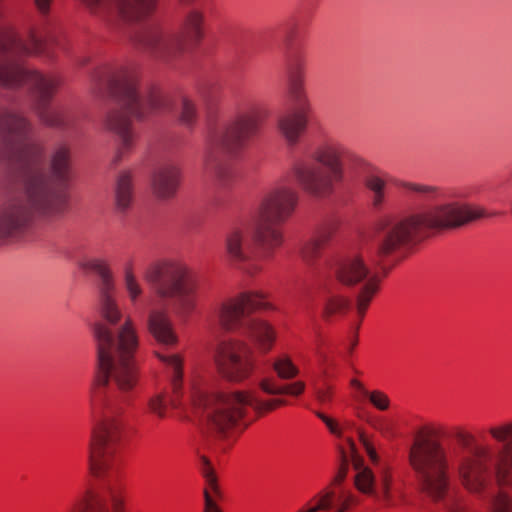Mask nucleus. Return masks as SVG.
Masks as SVG:
<instances>
[{
    "label": "nucleus",
    "instance_id": "obj_8",
    "mask_svg": "<svg viewBox=\"0 0 512 512\" xmlns=\"http://www.w3.org/2000/svg\"><path fill=\"white\" fill-rule=\"evenodd\" d=\"M218 373L233 383H242L257 370L254 350L243 340L229 339L221 342L214 357Z\"/></svg>",
    "mask_w": 512,
    "mask_h": 512
},
{
    "label": "nucleus",
    "instance_id": "obj_26",
    "mask_svg": "<svg viewBox=\"0 0 512 512\" xmlns=\"http://www.w3.org/2000/svg\"><path fill=\"white\" fill-rule=\"evenodd\" d=\"M274 224H277V222L255 219L252 238L255 243L267 250H275L283 244V234Z\"/></svg>",
    "mask_w": 512,
    "mask_h": 512
},
{
    "label": "nucleus",
    "instance_id": "obj_46",
    "mask_svg": "<svg viewBox=\"0 0 512 512\" xmlns=\"http://www.w3.org/2000/svg\"><path fill=\"white\" fill-rule=\"evenodd\" d=\"M259 388L268 395H283V384L270 377L263 378L259 382Z\"/></svg>",
    "mask_w": 512,
    "mask_h": 512
},
{
    "label": "nucleus",
    "instance_id": "obj_20",
    "mask_svg": "<svg viewBox=\"0 0 512 512\" xmlns=\"http://www.w3.org/2000/svg\"><path fill=\"white\" fill-rule=\"evenodd\" d=\"M370 268L360 254L342 260L335 269L336 281L345 287H354L368 279Z\"/></svg>",
    "mask_w": 512,
    "mask_h": 512
},
{
    "label": "nucleus",
    "instance_id": "obj_6",
    "mask_svg": "<svg viewBox=\"0 0 512 512\" xmlns=\"http://www.w3.org/2000/svg\"><path fill=\"white\" fill-rule=\"evenodd\" d=\"M122 430L123 423L118 415L105 414L95 421L88 447V467L94 477H106L118 470Z\"/></svg>",
    "mask_w": 512,
    "mask_h": 512
},
{
    "label": "nucleus",
    "instance_id": "obj_30",
    "mask_svg": "<svg viewBox=\"0 0 512 512\" xmlns=\"http://www.w3.org/2000/svg\"><path fill=\"white\" fill-rule=\"evenodd\" d=\"M72 512H108L105 495L97 488L87 489Z\"/></svg>",
    "mask_w": 512,
    "mask_h": 512
},
{
    "label": "nucleus",
    "instance_id": "obj_44",
    "mask_svg": "<svg viewBox=\"0 0 512 512\" xmlns=\"http://www.w3.org/2000/svg\"><path fill=\"white\" fill-rule=\"evenodd\" d=\"M68 150L64 147L56 151L52 159L53 172L59 176L64 175L68 169Z\"/></svg>",
    "mask_w": 512,
    "mask_h": 512
},
{
    "label": "nucleus",
    "instance_id": "obj_28",
    "mask_svg": "<svg viewBox=\"0 0 512 512\" xmlns=\"http://www.w3.org/2000/svg\"><path fill=\"white\" fill-rule=\"evenodd\" d=\"M180 172L175 167H168L156 172L152 179V190L158 198L172 196L179 184Z\"/></svg>",
    "mask_w": 512,
    "mask_h": 512
},
{
    "label": "nucleus",
    "instance_id": "obj_3",
    "mask_svg": "<svg viewBox=\"0 0 512 512\" xmlns=\"http://www.w3.org/2000/svg\"><path fill=\"white\" fill-rule=\"evenodd\" d=\"M439 422H428L414 434L408 463L415 473L419 490L433 501L445 498L450 486V461L446 447L438 440L446 434Z\"/></svg>",
    "mask_w": 512,
    "mask_h": 512
},
{
    "label": "nucleus",
    "instance_id": "obj_21",
    "mask_svg": "<svg viewBox=\"0 0 512 512\" xmlns=\"http://www.w3.org/2000/svg\"><path fill=\"white\" fill-rule=\"evenodd\" d=\"M247 335L262 354L271 352L278 339L276 327L271 322L261 318H255L248 322Z\"/></svg>",
    "mask_w": 512,
    "mask_h": 512
},
{
    "label": "nucleus",
    "instance_id": "obj_4",
    "mask_svg": "<svg viewBox=\"0 0 512 512\" xmlns=\"http://www.w3.org/2000/svg\"><path fill=\"white\" fill-rule=\"evenodd\" d=\"M144 279L153 286L158 297H178L180 313L190 314L196 310L200 283L197 273L188 264L173 259L153 262L147 267Z\"/></svg>",
    "mask_w": 512,
    "mask_h": 512
},
{
    "label": "nucleus",
    "instance_id": "obj_13",
    "mask_svg": "<svg viewBox=\"0 0 512 512\" xmlns=\"http://www.w3.org/2000/svg\"><path fill=\"white\" fill-rule=\"evenodd\" d=\"M156 356L171 373V386L174 396H170L165 390L153 393L146 401V413L158 420H165L169 416L170 409L178 406L177 394L182 387L183 359L178 354L164 355L156 353Z\"/></svg>",
    "mask_w": 512,
    "mask_h": 512
},
{
    "label": "nucleus",
    "instance_id": "obj_34",
    "mask_svg": "<svg viewBox=\"0 0 512 512\" xmlns=\"http://www.w3.org/2000/svg\"><path fill=\"white\" fill-rule=\"evenodd\" d=\"M81 267L87 272H94L102 279V288L114 289L111 271L106 261L102 259H87L81 262Z\"/></svg>",
    "mask_w": 512,
    "mask_h": 512
},
{
    "label": "nucleus",
    "instance_id": "obj_15",
    "mask_svg": "<svg viewBox=\"0 0 512 512\" xmlns=\"http://www.w3.org/2000/svg\"><path fill=\"white\" fill-rule=\"evenodd\" d=\"M0 84L8 87L29 84L45 98L56 90L60 82L55 77H45L35 71L8 64L0 67Z\"/></svg>",
    "mask_w": 512,
    "mask_h": 512
},
{
    "label": "nucleus",
    "instance_id": "obj_36",
    "mask_svg": "<svg viewBox=\"0 0 512 512\" xmlns=\"http://www.w3.org/2000/svg\"><path fill=\"white\" fill-rule=\"evenodd\" d=\"M132 202V179L131 175L124 172L119 175L116 184V205L119 209L124 210L130 206Z\"/></svg>",
    "mask_w": 512,
    "mask_h": 512
},
{
    "label": "nucleus",
    "instance_id": "obj_56",
    "mask_svg": "<svg viewBox=\"0 0 512 512\" xmlns=\"http://www.w3.org/2000/svg\"><path fill=\"white\" fill-rule=\"evenodd\" d=\"M53 0H35V6L37 10L42 14H47L50 10V6Z\"/></svg>",
    "mask_w": 512,
    "mask_h": 512
},
{
    "label": "nucleus",
    "instance_id": "obj_18",
    "mask_svg": "<svg viewBox=\"0 0 512 512\" xmlns=\"http://www.w3.org/2000/svg\"><path fill=\"white\" fill-rule=\"evenodd\" d=\"M297 97L298 109L293 113L280 116L277 122L280 134L290 144L296 143L301 134L305 131L308 116L311 112V105L307 96L300 92Z\"/></svg>",
    "mask_w": 512,
    "mask_h": 512
},
{
    "label": "nucleus",
    "instance_id": "obj_35",
    "mask_svg": "<svg viewBox=\"0 0 512 512\" xmlns=\"http://www.w3.org/2000/svg\"><path fill=\"white\" fill-rule=\"evenodd\" d=\"M337 490L327 485L320 490L309 502L313 512L329 511L335 509Z\"/></svg>",
    "mask_w": 512,
    "mask_h": 512
},
{
    "label": "nucleus",
    "instance_id": "obj_33",
    "mask_svg": "<svg viewBox=\"0 0 512 512\" xmlns=\"http://www.w3.org/2000/svg\"><path fill=\"white\" fill-rule=\"evenodd\" d=\"M113 289L101 288L99 313L103 319L114 325L121 319V312L112 297Z\"/></svg>",
    "mask_w": 512,
    "mask_h": 512
},
{
    "label": "nucleus",
    "instance_id": "obj_41",
    "mask_svg": "<svg viewBox=\"0 0 512 512\" xmlns=\"http://www.w3.org/2000/svg\"><path fill=\"white\" fill-rule=\"evenodd\" d=\"M491 512H512V497L500 489L492 498Z\"/></svg>",
    "mask_w": 512,
    "mask_h": 512
},
{
    "label": "nucleus",
    "instance_id": "obj_54",
    "mask_svg": "<svg viewBox=\"0 0 512 512\" xmlns=\"http://www.w3.org/2000/svg\"><path fill=\"white\" fill-rule=\"evenodd\" d=\"M347 443L349 445L350 449V458L353 465H360L363 460V458L359 455L356 444L353 439L348 438Z\"/></svg>",
    "mask_w": 512,
    "mask_h": 512
},
{
    "label": "nucleus",
    "instance_id": "obj_24",
    "mask_svg": "<svg viewBox=\"0 0 512 512\" xmlns=\"http://www.w3.org/2000/svg\"><path fill=\"white\" fill-rule=\"evenodd\" d=\"M248 228L235 226L225 236V252L233 263H243L249 259Z\"/></svg>",
    "mask_w": 512,
    "mask_h": 512
},
{
    "label": "nucleus",
    "instance_id": "obj_17",
    "mask_svg": "<svg viewBox=\"0 0 512 512\" xmlns=\"http://www.w3.org/2000/svg\"><path fill=\"white\" fill-rule=\"evenodd\" d=\"M267 111L263 108H253L239 114L226 128L225 141L242 142L256 135L267 118Z\"/></svg>",
    "mask_w": 512,
    "mask_h": 512
},
{
    "label": "nucleus",
    "instance_id": "obj_9",
    "mask_svg": "<svg viewBox=\"0 0 512 512\" xmlns=\"http://www.w3.org/2000/svg\"><path fill=\"white\" fill-rule=\"evenodd\" d=\"M415 215L422 232L453 230L489 216L481 206L456 202L438 205Z\"/></svg>",
    "mask_w": 512,
    "mask_h": 512
},
{
    "label": "nucleus",
    "instance_id": "obj_25",
    "mask_svg": "<svg viewBox=\"0 0 512 512\" xmlns=\"http://www.w3.org/2000/svg\"><path fill=\"white\" fill-rule=\"evenodd\" d=\"M382 277L373 274L360 287L355 298V312L358 319V327L362 324L370 305L381 291Z\"/></svg>",
    "mask_w": 512,
    "mask_h": 512
},
{
    "label": "nucleus",
    "instance_id": "obj_51",
    "mask_svg": "<svg viewBox=\"0 0 512 512\" xmlns=\"http://www.w3.org/2000/svg\"><path fill=\"white\" fill-rule=\"evenodd\" d=\"M348 469V462L346 459H343L336 474L334 475V477L332 478L331 482L328 485L337 490V487H339L347 477Z\"/></svg>",
    "mask_w": 512,
    "mask_h": 512
},
{
    "label": "nucleus",
    "instance_id": "obj_59",
    "mask_svg": "<svg viewBox=\"0 0 512 512\" xmlns=\"http://www.w3.org/2000/svg\"><path fill=\"white\" fill-rule=\"evenodd\" d=\"M91 10L97 8L102 0H82Z\"/></svg>",
    "mask_w": 512,
    "mask_h": 512
},
{
    "label": "nucleus",
    "instance_id": "obj_11",
    "mask_svg": "<svg viewBox=\"0 0 512 512\" xmlns=\"http://www.w3.org/2000/svg\"><path fill=\"white\" fill-rule=\"evenodd\" d=\"M268 296L262 291L241 292L222 301L217 310L219 326L227 332H235L242 327L245 316L256 311L273 310Z\"/></svg>",
    "mask_w": 512,
    "mask_h": 512
},
{
    "label": "nucleus",
    "instance_id": "obj_2",
    "mask_svg": "<svg viewBox=\"0 0 512 512\" xmlns=\"http://www.w3.org/2000/svg\"><path fill=\"white\" fill-rule=\"evenodd\" d=\"M98 347V385L112 382L120 392H130L138 384L139 371L134 360L138 336L131 317L119 328L115 342L111 330L102 323L94 326Z\"/></svg>",
    "mask_w": 512,
    "mask_h": 512
},
{
    "label": "nucleus",
    "instance_id": "obj_12",
    "mask_svg": "<svg viewBox=\"0 0 512 512\" xmlns=\"http://www.w3.org/2000/svg\"><path fill=\"white\" fill-rule=\"evenodd\" d=\"M121 101L124 104V111L110 113L106 118L107 129L114 131L121 140V150L128 151L133 143V135L130 131V120L128 115L135 119H140L150 111L156 109L157 102L140 101L137 97L134 85L130 84L123 88Z\"/></svg>",
    "mask_w": 512,
    "mask_h": 512
},
{
    "label": "nucleus",
    "instance_id": "obj_49",
    "mask_svg": "<svg viewBox=\"0 0 512 512\" xmlns=\"http://www.w3.org/2000/svg\"><path fill=\"white\" fill-rule=\"evenodd\" d=\"M316 416L325 423V425L328 428V430L330 431V433H332L333 435H335L337 437L342 436L343 431H342L337 420H335L334 418H332L322 412H317Z\"/></svg>",
    "mask_w": 512,
    "mask_h": 512
},
{
    "label": "nucleus",
    "instance_id": "obj_48",
    "mask_svg": "<svg viewBox=\"0 0 512 512\" xmlns=\"http://www.w3.org/2000/svg\"><path fill=\"white\" fill-rule=\"evenodd\" d=\"M306 389L304 381L298 380L292 383L283 384V395H289L292 397L301 396Z\"/></svg>",
    "mask_w": 512,
    "mask_h": 512
},
{
    "label": "nucleus",
    "instance_id": "obj_14",
    "mask_svg": "<svg viewBox=\"0 0 512 512\" xmlns=\"http://www.w3.org/2000/svg\"><path fill=\"white\" fill-rule=\"evenodd\" d=\"M296 202V193L291 188L277 187L263 197L257 208L255 219L266 222H283L292 214Z\"/></svg>",
    "mask_w": 512,
    "mask_h": 512
},
{
    "label": "nucleus",
    "instance_id": "obj_7",
    "mask_svg": "<svg viewBox=\"0 0 512 512\" xmlns=\"http://www.w3.org/2000/svg\"><path fill=\"white\" fill-rule=\"evenodd\" d=\"M343 150L336 145L319 147L314 153V159L330 169L329 175L311 166L297 165L294 174L299 185L306 191L320 195L328 192L334 182L342 178L341 157Z\"/></svg>",
    "mask_w": 512,
    "mask_h": 512
},
{
    "label": "nucleus",
    "instance_id": "obj_23",
    "mask_svg": "<svg viewBox=\"0 0 512 512\" xmlns=\"http://www.w3.org/2000/svg\"><path fill=\"white\" fill-rule=\"evenodd\" d=\"M335 232L336 228L334 226H324L312 237L304 241L299 249L301 260L306 264H313L318 260Z\"/></svg>",
    "mask_w": 512,
    "mask_h": 512
},
{
    "label": "nucleus",
    "instance_id": "obj_16",
    "mask_svg": "<svg viewBox=\"0 0 512 512\" xmlns=\"http://www.w3.org/2000/svg\"><path fill=\"white\" fill-rule=\"evenodd\" d=\"M205 37V14L200 9H190L184 16L179 32L171 45L180 51L197 47Z\"/></svg>",
    "mask_w": 512,
    "mask_h": 512
},
{
    "label": "nucleus",
    "instance_id": "obj_32",
    "mask_svg": "<svg viewBox=\"0 0 512 512\" xmlns=\"http://www.w3.org/2000/svg\"><path fill=\"white\" fill-rule=\"evenodd\" d=\"M351 302L348 296L332 295L323 307L322 318L325 321L331 320L335 316H343L350 310Z\"/></svg>",
    "mask_w": 512,
    "mask_h": 512
},
{
    "label": "nucleus",
    "instance_id": "obj_45",
    "mask_svg": "<svg viewBox=\"0 0 512 512\" xmlns=\"http://www.w3.org/2000/svg\"><path fill=\"white\" fill-rule=\"evenodd\" d=\"M366 187L375 193L374 203L379 204L383 198V189L385 182L377 175H370L365 181Z\"/></svg>",
    "mask_w": 512,
    "mask_h": 512
},
{
    "label": "nucleus",
    "instance_id": "obj_53",
    "mask_svg": "<svg viewBox=\"0 0 512 512\" xmlns=\"http://www.w3.org/2000/svg\"><path fill=\"white\" fill-rule=\"evenodd\" d=\"M334 390L331 386H325L316 390L315 396L320 403H328L333 399Z\"/></svg>",
    "mask_w": 512,
    "mask_h": 512
},
{
    "label": "nucleus",
    "instance_id": "obj_55",
    "mask_svg": "<svg viewBox=\"0 0 512 512\" xmlns=\"http://www.w3.org/2000/svg\"><path fill=\"white\" fill-rule=\"evenodd\" d=\"M372 427L383 436H388L391 433V426L385 420H376L371 423Z\"/></svg>",
    "mask_w": 512,
    "mask_h": 512
},
{
    "label": "nucleus",
    "instance_id": "obj_38",
    "mask_svg": "<svg viewBox=\"0 0 512 512\" xmlns=\"http://www.w3.org/2000/svg\"><path fill=\"white\" fill-rule=\"evenodd\" d=\"M28 193L32 205L37 209L46 211L53 202L52 195L42 185L29 188Z\"/></svg>",
    "mask_w": 512,
    "mask_h": 512
},
{
    "label": "nucleus",
    "instance_id": "obj_57",
    "mask_svg": "<svg viewBox=\"0 0 512 512\" xmlns=\"http://www.w3.org/2000/svg\"><path fill=\"white\" fill-rule=\"evenodd\" d=\"M350 386L358 392L359 396L365 397L366 393L368 392L364 384L356 378L350 381Z\"/></svg>",
    "mask_w": 512,
    "mask_h": 512
},
{
    "label": "nucleus",
    "instance_id": "obj_60",
    "mask_svg": "<svg viewBox=\"0 0 512 512\" xmlns=\"http://www.w3.org/2000/svg\"><path fill=\"white\" fill-rule=\"evenodd\" d=\"M449 512H467V510L462 506H455Z\"/></svg>",
    "mask_w": 512,
    "mask_h": 512
},
{
    "label": "nucleus",
    "instance_id": "obj_10",
    "mask_svg": "<svg viewBox=\"0 0 512 512\" xmlns=\"http://www.w3.org/2000/svg\"><path fill=\"white\" fill-rule=\"evenodd\" d=\"M353 467V485L360 494L378 501L384 508H395L401 504L403 497L395 487L391 467L386 466L381 470L378 482L374 471L364 461Z\"/></svg>",
    "mask_w": 512,
    "mask_h": 512
},
{
    "label": "nucleus",
    "instance_id": "obj_50",
    "mask_svg": "<svg viewBox=\"0 0 512 512\" xmlns=\"http://www.w3.org/2000/svg\"><path fill=\"white\" fill-rule=\"evenodd\" d=\"M196 117V109L195 105L187 100L184 99L182 102V111H181V121L190 124L195 120Z\"/></svg>",
    "mask_w": 512,
    "mask_h": 512
},
{
    "label": "nucleus",
    "instance_id": "obj_58",
    "mask_svg": "<svg viewBox=\"0 0 512 512\" xmlns=\"http://www.w3.org/2000/svg\"><path fill=\"white\" fill-rule=\"evenodd\" d=\"M407 187H408L409 190H412V191H415V192H420V193H426V192L432 191L431 187L423 186V185L410 184Z\"/></svg>",
    "mask_w": 512,
    "mask_h": 512
},
{
    "label": "nucleus",
    "instance_id": "obj_52",
    "mask_svg": "<svg viewBox=\"0 0 512 512\" xmlns=\"http://www.w3.org/2000/svg\"><path fill=\"white\" fill-rule=\"evenodd\" d=\"M19 225V219L14 215L0 219V237L10 234L11 230Z\"/></svg>",
    "mask_w": 512,
    "mask_h": 512
},
{
    "label": "nucleus",
    "instance_id": "obj_1",
    "mask_svg": "<svg viewBox=\"0 0 512 512\" xmlns=\"http://www.w3.org/2000/svg\"><path fill=\"white\" fill-rule=\"evenodd\" d=\"M488 433L493 440L502 443L494 452L491 467L488 445L474 446L456 463L458 483L470 495L484 494L491 479L499 489L512 488V420L491 426Z\"/></svg>",
    "mask_w": 512,
    "mask_h": 512
},
{
    "label": "nucleus",
    "instance_id": "obj_61",
    "mask_svg": "<svg viewBox=\"0 0 512 512\" xmlns=\"http://www.w3.org/2000/svg\"><path fill=\"white\" fill-rule=\"evenodd\" d=\"M297 512H313V511L308 507V508H301Z\"/></svg>",
    "mask_w": 512,
    "mask_h": 512
},
{
    "label": "nucleus",
    "instance_id": "obj_42",
    "mask_svg": "<svg viewBox=\"0 0 512 512\" xmlns=\"http://www.w3.org/2000/svg\"><path fill=\"white\" fill-rule=\"evenodd\" d=\"M357 433L359 442L363 446L370 462L373 465H378L380 462V456L375 449L371 436L366 434V432L362 429H358Z\"/></svg>",
    "mask_w": 512,
    "mask_h": 512
},
{
    "label": "nucleus",
    "instance_id": "obj_62",
    "mask_svg": "<svg viewBox=\"0 0 512 512\" xmlns=\"http://www.w3.org/2000/svg\"><path fill=\"white\" fill-rule=\"evenodd\" d=\"M182 3L184 4H190L192 3L194 0H180Z\"/></svg>",
    "mask_w": 512,
    "mask_h": 512
},
{
    "label": "nucleus",
    "instance_id": "obj_22",
    "mask_svg": "<svg viewBox=\"0 0 512 512\" xmlns=\"http://www.w3.org/2000/svg\"><path fill=\"white\" fill-rule=\"evenodd\" d=\"M147 326L149 333L158 343L166 346L177 344L178 337L166 311L159 309L151 310L148 315Z\"/></svg>",
    "mask_w": 512,
    "mask_h": 512
},
{
    "label": "nucleus",
    "instance_id": "obj_47",
    "mask_svg": "<svg viewBox=\"0 0 512 512\" xmlns=\"http://www.w3.org/2000/svg\"><path fill=\"white\" fill-rule=\"evenodd\" d=\"M451 432L460 443L469 444L475 440L474 435L465 426H453Z\"/></svg>",
    "mask_w": 512,
    "mask_h": 512
},
{
    "label": "nucleus",
    "instance_id": "obj_27",
    "mask_svg": "<svg viewBox=\"0 0 512 512\" xmlns=\"http://www.w3.org/2000/svg\"><path fill=\"white\" fill-rule=\"evenodd\" d=\"M204 460V467L202 469L205 478L204 487V512H223L218 503L223 499V493L218 485L216 475L206 459Z\"/></svg>",
    "mask_w": 512,
    "mask_h": 512
},
{
    "label": "nucleus",
    "instance_id": "obj_31",
    "mask_svg": "<svg viewBox=\"0 0 512 512\" xmlns=\"http://www.w3.org/2000/svg\"><path fill=\"white\" fill-rule=\"evenodd\" d=\"M272 369L276 376L281 380L294 379L300 373V370L294 363L292 357L287 353H280L273 358Z\"/></svg>",
    "mask_w": 512,
    "mask_h": 512
},
{
    "label": "nucleus",
    "instance_id": "obj_29",
    "mask_svg": "<svg viewBox=\"0 0 512 512\" xmlns=\"http://www.w3.org/2000/svg\"><path fill=\"white\" fill-rule=\"evenodd\" d=\"M157 0H116L118 14L125 20L138 19L156 7Z\"/></svg>",
    "mask_w": 512,
    "mask_h": 512
},
{
    "label": "nucleus",
    "instance_id": "obj_40",
    "mask_svg": "<svg viewBox=\"0 0 512 512\" xmlns=\"http://www.w3.org/2000/svg\"><path fill=\"white\" fill-rule=\"evenodd\" d=\"M104 495L106 500L109 499L113 512H123L125 505V491L120 486L109 487L106 491L99 489Z\"/></svg>",
    "mask_w": 512,
    "mask_h": 512
},
{
    "label": "nucleus",
    "instance_id": "obj_19",
    "mask_svg": "<svg viewBox=\"0 0 512 512\" xmlns=\"http://www.w3.org/2000/svg\"><path fill=\"white\" fill-rule=\"evenodd\" d=\"M417 222V217L413 214L395 223L383 239L379 247V253L387 256L409 243L422 232Z\"/></svg>",
    "mask_w": 512,
    "mask_h": 512
},
{
    "label": "nucleus",
    "instance_id": "obj_39",
    "mask_svg": "<svg viewBox=\"0 0 512 512\" xmlns=\"http://www.w3.org/2000/svg\"><path fill=\"white\" fill-rule=\"evenodd\" d=\"M360 503L359 496L351 490H342L337 492L334 512H348L359 506Z\"/></svg>",
    "mask_w": 512,
    "mask_h": 512
},
{
    "label": "nucleus",
    "instance_id": "obj_43",
    "mask_svg": "<svg viewBox=\"0 0 512 512\" xmlns=\"http://www.w3.org/2000/svg\"><path fill=\"white\" fill-rule=\"evenodd\" d=\"M365 397L368 398L374 408L380 411H386L390 407V399L388 395L381 390H368Z\"/></svg>",
    "mask_w": 512,
    "mask_h": 512
},
{
    "label": "nucleus",
    "instance_id": "obj_37",
    "mask_svg": "<svg viewBox=\"0 0 512 512\" xmlns=\"http://www.w3.org/2000/svg\"><path fill=\"white\" fill-rule=\"evenodd\" d=\"M124 280L125 286L128 292V295L131 301H136L138 297L142 295V288L137 281L134 271H135V262L133 259H128L124 263Z\"/></svg>",
    "mask_w": 512,
    "mask_h": 512
},
{
    "label": "nucleus",
    "instance_id": "obj_5",
    "mask_svg": "<svg viewBox=\"0 0 512 512\" xmlns=\"http://www.w3.org/2000/svg\"><path fill=\"white\" fill-rule=\"evenodd\" d=\"M286 404L280 398L262 399L253 390L215 391L206 399V405L212 408L210 427L219 433L233 429L244 418L248 407L258 415H265Z\"/></svg>",
    "mask_w": 512,
    "mask_h": 512
}]
</instances>
